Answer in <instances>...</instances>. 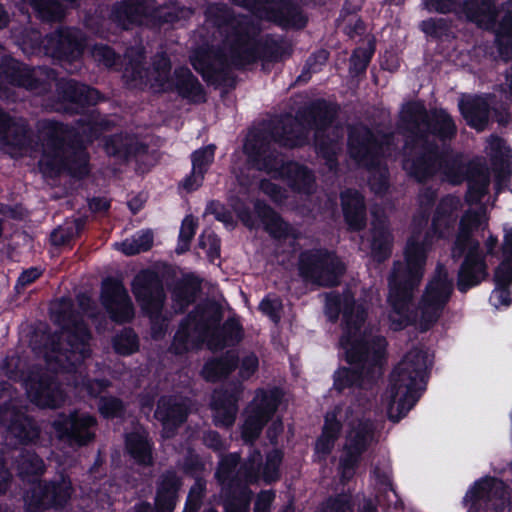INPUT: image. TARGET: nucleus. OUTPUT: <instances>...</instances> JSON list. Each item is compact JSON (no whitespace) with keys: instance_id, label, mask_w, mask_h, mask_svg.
I'll return each mask as SVG.
<instances>
[{"instance_id":"obj_1","label":"nucleus","mask_w":512,"mask_h":512,"mask_svg":"<svg viewBox=\"0 0 512 512\" xmlns=\"http://www.w3.org/2000/svg\"><path fill=\"white\" fill-rule=\"evenodd\" d=\"M39 133L43 153L38 167L44 176L56 178L65 172L81 180L89 175L90 157L74 127L49 119L40 124Z\"/></svg>"},{"instance_id":"obj_2","label":"nucleus","mask_w":512,"mask_h":512,"mask_svg":"<svg viewBox=\"0 0 512 512\" xmlns=\"http://www.w3.org/2000/svg\"><path fill=\"white\" fill-rule=\"evenodd\" d=\"M338 114L336 103L324 98L314 99L299 107L295 115L282 114L256 133H264L273 142L286 149L302 148L309 143V132H324L331 127Z\"/></svg>"},{"instance_id":"obj_3","label":"nucleus","mask_w":512,"mask_h":512,"mask_svg":"<svg viewBox=\"0 0 512 512\" xmlns=\"http://www.w3.org/2000/svg\"><path fill=\"white\" fill-rule=\"evenodd\" d=\"M345 350V361L332 374V390L338 395L366 389L377 383L386 359L387 341L376 336L371 342L357 341Z\"/></svg>"},{"instance_id":"obj_4","label":"nucleus","mask_w":512,"mask_h":512,"mask_svg":"<svg viewBox=\"0 0 512 512\" xmlns=\"http://www.w3.org/2000/svg\"><path fill=\"white\" fill-rule=\"evenodd\" d=\"M272 138L253 132L244 144V152L251 165L274 178H281L296 194L311 196L316 191V177L312 169L295 161H285L272 147Z\"/></svg>"},{"instance_id":"obj_5","label":"nucleus","mask_w":512,"mask_h":512,"mask_svg":"<svg viewBox=\"0 0 512 512\" xmlns=\"http://www.w3.org/2000/svg\"><path fill=\"white\" fill-rule=\"evenodd\" d=\"M428 354L413 348L394 367L391 373V396L399 397L396 414L389 411V419L397 423L416 405L426 390L429 378Z\"/></svg>"},{"instance_id":"obj_6","label":"nucleus","mask_w":512,"mask_h":512,"mask_svg":"<svg viewBox=\"0 0 512 512\" xmlns=\"http://www.w3.org/2000/svg\"><path fill=\"white\" fill-rule=\"evenodd\" d=\"M54 323L66 334V348L58 350V361H65L63 368L67 372L76 371L86 359L91 357L90 340L92 333L82 315L74 308L71 301L62 300L53 310Z\"/></svg>"},{"instance_id":"obj_7","label":"nucleus","mask_w":512,"mask_h":512,"mask_svg":"<svg viewBox=\"0 0 512 512\" xmlns=\"http://www.w3.org/2000/svg\"><path fill=\"white\" fill-rule=\"evenodd\" d=\"M404 261L396 260L388 278V302L395 311L406 306L412 293L420 284L427 262V251L423 242L408 239L404 248Z\"/></svg>"},{"instance_id":"obj_8","label":"nucleus","mask_w":512,"mask_h":512,"mask_svg":"<svg viewBox=\"0 0 512 512\" xmlns=\"http://www.w3.org/2000/svg\"><path fill=\"white\" fill-rule=\"evenodd\" d=\"M400 123L414 142L430 140V135L446 142L457 135L455 121L445 109H433L429 113L421 101H410L403 106Z\"/></svg>"},{"instance_id":"obj_9","label":"nucleus","mask_w":512,"mask_h":512,"mask_svg":"<svg viewBox=\"0 0 512 512\" xmlns=\"http://www.w3.org/2000/svg\"><path fill=\"white\" fill-rule=\"evenodd\" d=\"M42 77L36 76L29 65L17 60L11 55L0 57V99L14 101L16 93L13 88H23L28 91L45 95L52 90V80L56 79L57 71L53 68L39 69Z\"/></svg>"},{"instance_id":"obj_10","label":"nucleus","mask_w":512,"mask_h":512,"mask_svg":"<svg viewBox=\"0 0 512 512\" xmlns=\"http://www.w3.org/2000/svg\"><path fill=\"white\" fill-rule=\"evenodd\" d=\"M298 274L305 283L323 287H337L346 272V266L335 252L326 248H312L300 252Z\"/></svg>"},{"instance_id":"obj_11","label":"nucleus","mask_w":512,"mask_h":512,"mask_svg":"<svg viewBox=\"0 0 512 512\" xmlns=\"http://www.w3.org/2000/svg\"><path fill=\"white\" fill-rule=\"evenodd\" d=\"M325 313L330 322L338 321L342 314L343 334L340 337L341 347H352L357 341L371 342L359 336L365 323L367 312L362 305H357L354 294L347 290L340 294L330 292L325 299Z\"/></svg>"},{"instance_id":"obj_12","label":"nucleus","mask_w":512,"mask_h":512,"mask_svg":"<svg viewBox=\"0 0 512 512\" xmlns=\"http://www.w3.org/2000/svg\"><path fill=\"white\" fill-rule=\"evenodd\" d=\"M234 6L249 11L255 17L273 23L284 30H301L308 18L293 0H229Z\"/></svg>"},{"instance_id":"obj_13","label":"nucleus","mask_w":512,"mask_h":512,"mask_svg":"<svg viewBox=\"0 0 512 512\" xmlns=\"http://www.w3.org/2000/svg\"><path fill=\"white\" fill-rule=\"evenodd\" d=\"M131 291L142 312L150 318L153 335L163 332L158 321L162 318L166 292L160 274L151 268L141 269L131 281Z\"/></svg>"},{"instance_id":"obj_14","label":"nucleus","mask_w":512,"mask_h":512,"mask_svg":"<svg viewBox=\"0 0 512 512\" xmlns=\"http://www.w3.org/2000/svg\"><path fill=\"white\" fill-rule=\"evenodd\" d=\"M454 291L453 279L447 269L438 264L420 299L419 330L429 331L440 319Z\"/></svg>"},{"instance_id":"obj_15","label":"nucleus","mask_w":512,"mask_h":512,"mask_svg":"<svg viewBox=\"0 0 512 512\" xmlns=\"http://www.w3.org/2000/svg\"><path fill=\"white\" fill-rule=\"evenodd\" d=\"M392 133L374 132L369 126L360 124L348 131L347 149L350 158L363 168L376 167L384 156V148L392 145Z\"/></svg>"},{"instance_id":"obj_16","label":"nucleus","mask_w":512,"mask_h":512,"mask_svg":"<svg viewBox=\"0 0 512 512\" xmlns=\"http://www.w3.org/2000/svg\"><path fill=\"white\" fill-rule=\"evenodd\" d=\"M405 146L410 152L403 158L402 167L411 179L426 184L439 175L442 148L436 140L414 142L408 137Z\"/></svg>"},{"instance_id":"obj_17","label":"nucleus","mask_w":512,"mask_h":512,"mask_svg":"<svg viewBox=\"0 0 512 512\" xmlns=\"http://www.w3.org/2000/svg\"><path fill=\"white\" fill-rule=\"evenodd\" d=\"M464 503L468 512H505L511 504L510 488L502 479L486 476L473 483Z\"/></svg>"},{"instance_id":"obj_18","label":"nucleus","mask_w":512,"mask_h":512,"mask_svg":"<svg viewBox=\"0 0 512 512\" xmlns=\"http://www.w3.org/2000/svg\"><path fill=\"white\" fill-rule=\"evenodd\" d=\"M72 483L65 474L51 480H40L24 493L27 512H45L50 509H63L72 494Z\"/></svg>"},{"instance_id":"obj_19","label":"nucleus","mask_w":512,"mask_h":512,"mask_svg":"<svg viewBox=\"0 0 512 512\" xmlns=\"http://www.w3.org/2000/svg\"><path fill=\"white\" fill-rule=\"evenodd\" d=\"M241 460L239 453L222 455L216 471L215 479L221 486L223 499L232 498V512H244L248 501H251L252 492L242 478L236 473V468Z\"/></svg>"},{"instance_id":"obj_20","label":"nucleus","mask_w":512,"mask_h":512,"mask_svg":"<svg viewBox=\"0 0 512 512\" xmlns=\"http://www.w3.org/2000/svg\"><path fill=\"white\" fill-rule=\"evenodd\" d=\"M190 63L208 85L234 87L235 78L232 76L226 56L220 48L213 45L199 47L190 56Z\"/></svg>"},{"instance_id":"obj_21","label":"nucleus","mask_w":512,"mask_h":512,"mask_svg":"<svg viewBox=\"0 0 512 512\" xmlns=\"http://www.w3.org/2000/svg\"><path fill=\"white\" fill-rule=\"evenodd\" d=\"M223 318L220 306L216 302L196 305L180 321L179 327L173 336V346L178 351H187L190 341V327L194 324V331L201 336H208L211 328L218 325Z\"/></svg>"},{"instance_id":"obj_22","label":"nucleus","mask_w":512,"mask_h":512,"mask_svg":"<svg viewBox=\"0 0 512 512\" xmlns=\"http://www.w3.org/2000/svg\"><path fill=\"white\" fill-rule=\"evenodd\" d=\"M450 256L453 262L462 259L456 277L457 290L465 294L479 286L489 276L488 264L484 250L480 246H466L463 252L451 247Z\"/></svg>"},{"instance_id":"obj_23","label":"nucleus","mask_w":512,"mask_h":512,"mask_svg":"<svg viewBox=\"0 0 512 512\" xmlns=\"http://www.w3.org/2000/svg\"><path fill=\"white\" fill-rule=\"evenodd\" d=\"M97 420L88 413L77 410L61 412L52 422L57 438L71 447L87 446L95 439Z\"/></svg>"},{"instance_id":"obj_24","label":"nucleus","mask_w":512,"mask_h":512,"mask_svg":"<svg viewBox=\"0 0 512 512\" xmlns=\"http://www.w3.org/2000/svg\"><path fill=\"white\" fill-rule=\"evenodd\" d=\"M24 387L30 402L39 408L55 409L65 401V394L57 377L42 368H34L28 372Z\"/></svg>"},{"instance_id":"obj_25","label":"nucleus","mask_w":512,"mask_h":512,"mask_svg":"<svg viewBox=\"0 0 512 512\" xmlns=\"http://www.w3.org/2000/svg\"><path fill=\"white\" fill-rule=\"evenodd\" d=\"M53 83L57 103L63 105V110L70 115L83 114L86 108L95 106L102 99L96 88L72 78H58L57 75Z\"/></svg>"},{"instance_id":"obj_26","label":"nucleus","mask_w":512,"mask_h":512,"mask_svg":"<svg viewBox=\"0 0 512 512\" xmlns=\"http://www.w3.org/2000/svg\"><path fill=\"white\" fill-rule=\"evenodd\" d=\"M100 302L114 323L126 324L134 319V305L122 280L114 277L104 279Z\"/></svg>"},{"instance_id":"obj_27","label":"nucleus","mask_w":512,"mask_h":512,"mask_svg":"<svg viewBox=\"0 0 512 512\" xmlns=\"http://www.w3.org/2000/svg\"><path fill=\"white\" fill-rule=\"evenodd\" d=\"M86 40V35L80 28L60 26L47 34L48 56L72 63L82 57Z\"/></svg>"},{"instance_id":"obj_28","label":"nucleus","mask_w":512,"mask_h":512,"mask_svg":"<svg viewBox=\"0 0 512 512\" xmlns=\"http://www.w3.org/2000/svg\"><path fill=\"white\" fill-rule=\"evenodd\" d=\"M0 425L6 426L17 444L34 443L40 436V427L34 417L17 408L10 398L0 401Z\"/></svg>"},{"instance_id":"obj_29","label":"nucleus","mask_w":512,"mask_h":512,"mask_svg":"<svg viewBox=\"0 0 512 512\" xmlns=\"http://www.w3.org/2000/svg\"><path fill=\"white\" fill-rule=\"evenodd\" d=\"M243 393L244 385L237 380L230 381L213 391L211 408L214 411L215 426L229 428L235 423Z\"/></svg>"},{"instance_id":"obj_30","label":"nucleus","mask_w":512,"mask_h":512,"mask_svg":"<svg viewBox=\"0 0 512 512\" xmlns=\"http://www.w3.org/2000/svg\"><path fill=\"white\" fill-rule=\"evenodd\" d=\"M190 413L189 400L179 395H162L159 397L154 411L164 430L175 432L187 421Z\"/></svg>"},{"instance_id":"obj_31","label":"nucleus","mask_w":512,"mask_h":512,"mask_svg":"<svg viewBox=\"0 0 512 512\" xmlns=\"http://www.w3.org/2000/svg\"><path fill=\"white\" fill-rule=\"evenodd\" d=\"M149 0H120L112 4L110 20L123 31H130L148 22Z\"/></svg>"},{"instance_id":"obj_32","label":"nucleus","mask_w":512,"mask_h":512,"mask_svg":"<svg viewBox=\"0 0 512 512\" xmlns=\"http://www.w3.org/2000/svg\"><path fill=\"white\" fill-rule=\"evenodd\" d=\"M246 60L243 65L255 64L258 61L277 63L285 56L292 54L290 46L283 38H277L272 34H266L252 42V47L246 52Z\"/></svg>"},{"instance_id":"obj_33","label":"nucleus","mask_w":512,"mask_h":512,"mask_svg":"<svg viewBox=\"0 0 512 512\" xmlns=\"http://www.w3.org/2000/svg\"><path fill=\"white\" fill-rule=\"evenodd\" d=\"M440 158L439 174L445 182L453 186L464 183L470 174H478L480 172V158L476 157L468 162H464L461 154H452L444 149H442V156Z\"/></svg>"},{"instance_id":"obj_34","label":"nucleus","mask_w":512,"mask_h":512,"mask_svg":"<svg viewBox=\"0 0 512 512\" xmlns=\"http://www.w3.org/2000/svg\"><path fill=\"white\" fill-rule=\"evenodd\" d=\"M228 30L232 58L243 65L246 60L245 52L252 47V42L258 39L260 28L252 20L242 18L235 19Z\"/></svg>"},{"instance_id":"obj_35","label":"nucleus","mask_w":512,"mask_h":512,"mask_svg":"<svg viewBox=\"0 0 512 512\" xmlns=\"http://www.w3.org/2000/svg\"><path fill=\"white\" fill-rule=\"evenodd\" d=\"M166 92H176L182 99L191 103L206 101V91L199 79L185 65L174 69L172 80L165 88Z\"/></svg>"},{"instance_id":"obj_36","label":"nucleus","mask_w":512,"mask_h":512,"mask_svg":"<svg viewBox=\"0 0 512 512\" xmlns=\"http://www.w3.org/2000/svg\"><path fill=\"white\" fill-rule=\"evenodd\" d=\"M344 222L350 232H360L367 225V207L364 196L356 189L347 188L340 192Z\"/></svg>"},{"instance_id":"obj_37","label":"nucleus","mask_w":512,"mask_h":512,"mask_svg":"<svg viewBox=\"0 0 512 512\" xmlns=\"http://www.w3.org/2000/svg\"><path fill=\"white\" fill-rule=\"evenodd\" d=\"M182 484L174 469L162 472L156 481L154 512H174Z\"/></svg>"},{"instance_id":"obj_38","label":"nucleus","mask_w":512,"mask_h":512,"mask_svg":"<svg viewBox=\"0 0 512 512\" xmlns=\"http://www.w3.org/2000/svg\"><path fill=\"white\" fill-rule=\"evenodd\" d=\"M104 149L109 156L128 161L145 155L148 152V145L140 141L135 134L119 132L105 138Z\"/></svg>"},{"instance_id":"obj_39","label":"nucleus","mask_w":512,"mask_h":512,"mask_svg":"<svg viewBox=\"0 0 512 512\" xmlns=\"http://www.w3.org/2000/svg\"><path fill=\"white\" fill-rule=\"evenodd\" d=\"M459 13H463L467 21L484 30L495 29L499 16L495 0L460 1Z\"/></svg>"},{"instance_id":"obj_40","label":"nucleus","mask_w":512,"mask_h":512,"mask_svg":"<svg viewBox=\"0 0 512 512\" xmlns=\"http://www.w3.org/2000/svg\"><path fill=\"white\" fill-rule=\"evenodd\" d=\"M0 142L14 150L27 149L31 143L28 124L0 110Z\"/></svg>"},{"instance_id":"obj_41","label":"nucleus","mask_w":512,"mask_h":512,"mask_svg":"<svg viewBox=\"0 0 512 512\" xmlns=\"http://www.w3.org/2000/svg\"><path fill=\"white\" fill-rule=\"evenodd\" d=\"M207 337L208 348L217 352L238 345L244 338V329L238 319L229 317L222 325L213 326Z\"/></svg>"},{"instance_id":"obj_42","label":"nucleus","mask_w":512,"mask_h":512,"mask_svg":"<svg viewBox=\"0 0 512 512\" xmlns=\"http://www.w3.org/2000/svg\"><path fill=\"white\" fill-rule=\"evenodd\" d=\"M487 227L488 223L483 220L482 213L468 209L460 218L458 231L451 247H455L457 252H463L466 246H480V241L474 236V232Z\"/></svg>"},{"instance_id":"obj_43","label":"nucleus","mask_w":512,"mask_h":512,"mask_svg":"<svg viewBox=\"0 0 512 512\" xmlns=\"http://www.w3.org/2000/svg\"><path fill=\"white\" fill-rule=\"evenodd\" d=\"M254 213L263 224L264 230L275 240H286L292 236V226L264 200L254 202Z\"/></svg>"},{"instance_id":"obj_44","label":"nucleus","mask_w":512,"mask_h":512,"mask_svg":"<svg viewBox=\"0 0 512 512\" xmlns=\"http://www.w3.org/2000/svg\"><path fill=\"white\" fill-rule=\"evenodd\" d=\"M239 366V355L235 350H227L220 356L207 359L200 371L208 383H218L226 379Z\"/></svg>"},{"instance_id":"obj_45","label":"nucleus","mask_w":512,"mask_h":512,"mask_svg":"<svg viewBox=\"0 0 512 512\" xmlns=\"http://www.w3.org/2000/svg\"><path fill=\"white\" fill-rule=\"evenodd\" d=\"M125 452L133 462L141 467L154 464V443L145 432L131 431L124 439Z\"/></svg>"},{"instance_id":"obj_46","label":"nucleus","mask_w":512,"mask_h":512,"mask_svg":"<svg viewBox=\"0 0 512 512\" xmlns=\"http://www.w3.org/2000/svg\"><path fill=\"white\" fill-rule=\"evenodd\" d=\"M458 106L468 126L477 131H483L487 127L490 105L485 97L480 95L470 96L467 99H461Z\"/></svg>"},{"instance_id":"obj_47","label":"nucleus","mask_w":512,"mask_h":512,"mask_svg":"<svg viewBox=\"0 0 512 512\" xmlns=\"http://www.w3.org/2000/svg\"><path fill=\"white\" fill-rule=\"evenodd\" d=\"M394 236L384 223L374 224L371 229L370 258L376 264H383L393 252Z\"/></svg>"},{"instance_id":"obj_48","label":"nucleus","mask_w":512,"mask_h":512,"mask_svg":"<svg viewBox=\"0 0 512 512\" xmlns=\"http://www.w3.org/2000/svg\"><path fill=\"white\" fill-rule=\"evenodd\" d=\"M16 472L22 482L33 486L46 472V465L35 451L24 450L16 459Z\"/></svg>"},{"instance_id":"obj_49","label":"nucleus","mask_w":512,"mask_h":512,"mask_svg":"<svg viewBox=\"0 0 512 512\" xmlns=\"http://www.w3.org/2000/svg\"><path fill=\"white\" fill-rule=\"evenodd\" d=\"M202 279L194 273H187L177 280L172 289L173 301L183 313L196 300L197 294L201 291Z\"/></svg>"},{"instance_id":"obj_50","label":"nucleus","mask_w":512,"mask_h":512,"mask_svg":"<svg viewBox=\"0 0 512 512\" xmlns=\"http://www.w3.org/2000/svg\"><path fill=\"white\" fill-rule=\"evenodd\" d=\"M490 149V161L496 172L497 181L509 178L512 175V149L499 136L492 137Z\"/></svg>"},{"instance_id":"obj_51","label":"nucleus","mask_w":512,"mask_h":512,"mask_svg":"<svg viewBox=\"0 0 512 512\" xmlns=\"http://www.w3.org/2000/svg\"><path fill=\"white\" fill-rule=\"evenodd\" d=\"M47 34L42 35L37 28L25 27L20 32L18 44L24 54L28 56H48Z\"/></svg>"},{"instance_id":"obj_52","label":"nucleus","mask_w":512,"mask_h":512,"mask_svg":"<svg viewBox=\"0 0 512 512\" xmlns=\"http://www.w3.org/2000/svg\"><path fill=\"white\" fill-rule=\"evenodd\" d=\"M465 182H467L465 201L469 204L480 202L488 193L490 185V174L486 163L481 160L480 172L470 174Z\"/></svg>"},{"instance_id":"obj_53","label":"nucleus","mask_w":512,"mask_h":512,"mask_svg":"<svg viewBox=\"0 0 512 512\" xmlns=\"http://www.w3.org/2000/svg\"><path fill=\"white\" fill-rule=\"evenodd\" d=\"M153 83L151 87L155 92L165 93V88L172 80V62L165 52L157 53L152 60Z\"/></svg>"},{"instance_id":"obj_54","label":"nucleus","mask_w":512,"mask_h":512,"mask_svg":"<svg viewBox=\"0 0 512 512\" xmlns=\"http://www.w3.org/2000/svg\"><path fill=\"white\" fill-rule=\"evenodd\" d=\"M456 205V198L449 194L439 200L431 221V227L435 233H442L450 227Z\"/></svg>"},{"instance_id":"obj_55","label":"nucleus","mask_w":512,"mask_h":512,"mask_svg":"<svg viewBox=\"0 0 512 512\" xmlns=\"http://www.w3.org/2000/svg\"><path fill=\"white\" fill-rule=\"evenodd\" d=\"M282 397L283 392L279 388H273L269 391L261 390L258 402L251 407V410L271 421L282 401Z\"/></svg>"},{"instance_id":"obj_56","label":"nucleus","mask_w":512,"mask_h":512,"mask_svg":"<svg viewBox=\"0 0 512 512\" xmlns=\"http://www.w3.org/2000/svg\"><path fill=\"white\" fill-rule=\"evenodd\" d=\"M375 43L369 41L366 46L356 47L349 59V73L352 77H359L366 73L375 53Z\"/></svg>"},{"instance_id":"obj_57","label":"nucleus","mask_w":512,"mask_h":512,"mask_svg":"<svg viewBox=\"0 0 512 512\" xmlns=\"http://www.w3.org/2000/svg\"><path fill=\"white\" fill-rule=\"evenodd\" d=\"M112 347L116 354L130 356L139 351V336L133 328L126 327L113 337Z\"/></svg>"},{"instance_id":"obj_58","label":"nucleus","mask_w":512,"mask_h":512,"mask_svg":"<svg viewBox=\"0 0 512 512\" xmlns=\"http://www.w3.org/2000/svg\"><path fill=\"white\" fill-rule=\"evenodd\" d=\"M283 452L274 448L266 453L265 462L262 461L260 479L267 485L277 482L280 477V466L283 461Z\"/></svg>"},{"instance_id":"obj_59","label":"nucleus","mask_w":512,"mask_h":512,"mask_svg":"<svg viewBox=\"0 0 512 512\" xmlns=\"http://www.w3.org/2000/svg\"><path fill=\"white\" fill-rule=\"evenodd\" d=\"M369 172L368 186L372 193L377 196L385 195L390 187V173L387 164H382L378 160L376 167L365 168Z\"/></svg>"},{"instance_id":"obj_60","label":"nucleus","mask_w":512,"mask_h":512,"mask_svg":"<svg viewBox=\"0 0 512 512\" xmlns=\"http://www.w3.org/2000/svg\"><path fill=\"white\" fill-rule=\"evenodd\" d=\"M85 229V221L77 218L71 225L58 228L51 233V243L54 246H65L79 238Z\"/></svg>"},{"instance_id":"obj_61","label":"nucleus","mask_w":512,"mask_h":512,"mask_svg":"<svg viewBox=\"0 0 512 512\" xmlns=\"http://www.w3.org/2000/svg\"><path fill=\"white\" fill-rule=\"evenodd\" d=\"M269 421L250 409L243 425L241 437L245 443H254L261 435L263 428Z\"/></svg>"},{"instance_id":"obj_62","label":"nucleus","mask_w":512,"mask_h":512,"mask_svg":"<svg viewBox=\"0 0 512 512\" xmlns=\"http://www.w3.org/2000/svg\"><path fill=\"white\" fill-rule=\"evenodd\" d=\"M154 0H149L148 22L153 26L173 25L180 21V11L170 7H154Z\"/></svg>"},{"instance_id":"obj_63","label":"nucleus","mask_w":512,"mask_h":512,"mask_svg":"<svg viewBox=\"0 0 512 512\" xmlns=\"http://www.w3.org/2000/svg\"><path fill=\"white\" fill-rule=\"evenodd\" d=\"M373 437V427L369 422H360L353 430V435L349 437L346 448L365 453Z\"/></svg>"},{"instance_id":"obj_64","label":"nucleus","mask_w":512,"mask_h":512,"mask_svg":"<svg viewBox=\"0 0 512 512\" xmlns=\"http://www.w3.org/2000/svg\"><path fill=\"white\" fill-rule=\"evenodd\" d=\"M451 20L442 17H431L419 24L420 30L433 39H442L451 33Z\"/></svg>"}]
</instances>
